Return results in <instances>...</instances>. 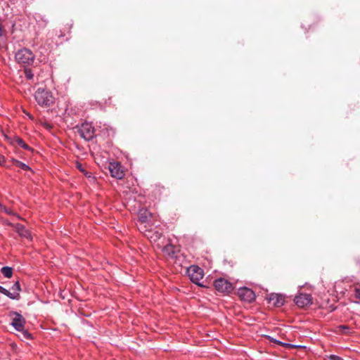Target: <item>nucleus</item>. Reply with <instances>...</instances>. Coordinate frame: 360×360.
I'll return each instance as SVG.
<instances>
[{
	"label": "nucleus",
	"mask_w": 360,
	"mask_h": 360,
	"mask_svg": "<svg viewBox=\"0 0 360 360\" xmlns=\"http://www.w3.org/2000/svg\"><path fill=\"white\" fill-rule=\"evenodd\" d=\"M269 302L275 307H281L284 304L285 299L282 295L271 293L269 296Z\"/></svg>",
	"instance_id": "11"
},
{
	"label": "nucleus",
	"mask_w": 360,
	"mask_h": 360,
	"mask_svg": "<svg viewBox=\"0 0 360 360\" xmlns=\"http://www.w3.org/2000/svg\"><path fill=\"white\" fill-rule=\"evenodd\" d=\"M143 233L151 242H156L162 236V233L158 231H152L146 229Z\"/></svg>",
	"instance_id": "12"
},
{
	"label": "nucleus",
	"mask_w": 360,
	"mask_h": 360,
	"mask_svg": "<svg viewBox=\"0 0 360 360\" xmlns=\"http://www.w3.org/2000/svg\"><path fill=\"white\" fill-rule=\"evenodd\" d=\"M0 292L3 293L4 295L8 296L12 300H18L20 297V294L18 292H10L8 290L3 288L2 291Z\"/></svg>",
	"instance_id": "16"
},
{
	"label": "nucleus",
	"mask_w": 360,
	"mask_h": 360,
	"mask_svg": "<svg viewBox=\"0 0 360 360\" xmlns=\"http://www.w3.org/2000/svg\"><path fill=\"white\" fill-rule=\"evenodd\" d=\"M108 167L111 176L113 178H115L117 180H121L124 177V170L122 169V166L120 162H110Z\"/></svg>",
	"instance_id": "7"
},
{
	"label": "nucleus",
	"mask_w": 360,
	"mask_h": 360,
	"mask_svg": "<svg viewBox=\"0 0 360 360\" xmlns=\"http://www.w3.org/2000/svg\"><path fill=\"white\" fill-rule=\"evenodd\" d=\"M139 221L141 224H144L148 221V219L150 218L151 214L147 210H141L139 212Z\"/></svg>",
	"instance_id": "14"
},
{
	"label": "nucleus",
	"mask_w": 360,
	"mask_h": 360,
	"mask_svg": "<svg viewBox=\"0 0 360 360\" xmlns=\"http://www.w3.org/2000/svg\"><path fill=\"white\" fill-rule=\"evenodd\" d=\"M0 207H1V208H4V210H5V211H6V212H7V210H6V207H4V206H3V205H0Z\"/></svg>",
	"instance_id": "27"
},
{
	"label": "nucleus",
	"mask_w": 360,
	"mask_h": 360,
	"mask_svg": "<svg viewBox=\"0 0 360 360\" xmlns=\"http://www.w3.org/2000/svg\"><path fill=\"white\" fill-rule=\"evenodd\" d=\"M5 139L11 144L15 145L17 144L20 147L27 150H32V149L22 139L18 136H14L13 138L9 137L7 135H4Z\"/></svg>",
	"instance_id": "10"
},
{
	"label": "nucleus",
	"mask_w": 360,
	"mask_h": 360,
	"mask_svg": "<svg viewBox=\"0 0 360 360\" xmlns=\"http://www.w3.org/2000/svg\"><path fill=\"white\" fill-rule=\"evenodd\" d=\"M355 297L360 300V285H357L354 288Z\"/></svg>",
	"instance_id": "24"
},
{
	"label": "nucleus",
	"mask_w": 360,
	"mask_h": 360,
	"mask_svg": "<svg viewBox=\"0 0 360 360\" xmlns=\"http://www.w3.org/2000/svg\"><path fill=\"white\" fill-rule=\"evenodd\" d=\"M187 274L193 283L202 286L199 283L204 276L203 270L201 268L196 265H191L187 269Z\"/></svg>",
	"instance_id": "4"
},
{
	"label": "nucleus",
	"mask_w": 360,
	"mask_h": 360,
	"mask_svg": "<svg viewBox=\"0 0 360 360\" xmlns=\"http://www.w3.org/2000/svg\"><path fill=\"white\" fill-rule=\"evenodd\" d=\"M76 167L77 168L82 172L84 174V175L87 177V178H90L91 177V172H87L84 167L83 166L82 164L79 163V162H77L76 163Z\"/></svg>",
	"instance_id": "19"
},
{
	"label": "nucleus",
	"mask_w": 360,
	"mask_h": 360,
	"mask_svg": "<svg viewBox=\"0 0 360 360\" xmlns=\"http://www.w3.org/2000/svg\"><path fill=\"white\" fill-rule=\"evenodd\" d=\"M214 286L217 291L221 292H230L233 289L232 283L222 278L214 281Z\"/></svg>",
	"instance_id": "6"
},
{
	"label": "nucleus",
	"mask_w": 360,
	"mask_h": 360,
	"mask_svg": "<svg viewBox=\"0 0 360 360\" xmlns=\"http://www.w3.org/2000/svg\"><path fill=\"white\" fill-rule=\"evenodd\" d=\"M15 317L12 320L11 325L15 329L22 333V338L29 340L32 338V335L25 329V320L22 316L17 312H12Z\"/></svg>",
	"instance_id": "3"
},
{
	"label": "nucleus",
	"mask_w": 360,
	"mask_h": 360,
	"mask_svg": "<svg viewBox=\"0 0 360 360\" xmlns=\"http://www.w3.org/2000/svg\"><path fill=\"white\" fill-rule=\"evenodd\" d=\"M15 58L18 63L25 67L34 63L35 56L29 49L23 48L16 52Z\"/></svg>",
	"instance_id": "1"
},
{
	"label": "nucleus",
	"mask_w": 360,
	"mask_h": 360,
	"mask_svg": "<svg viewBox=\"0 0 360 360\" xmlns=\"http://www.w3.org/2000/svg\"><path fill=\"white\" fill-rule=\"evenodd\" d=\"M3 287L0 285V292L2 291Z\"/></svg>",
	"instance_id": "28"
},
{
	"label": "nucleus",
	"mask_w": 360,
	"mask_h": 360,
	"mask_svg": "<svg viewBox=\"0 0 360 360\" xmlns=\"http://www.w3.org/2000/svg\"><path fill=\"white\" fill-rule=\"evenodd\" d=\"M0 165H4L8 167L9 165L6 164L5 158L4 155L0 154Z\"/></svg>",
	"instance_id": "25"
},
{
	"label": "nucleus",
	"mask_w": 360,
	"mask_h": 360,
	"mask_svg": "<svg viewBox=\"0 0 360 360\" xmlns=\"http://www.w3.org/2000/svg\"><path fill=\"white\" fill-rule=\"evenodd\" d=\"M267 339L270 341V342H275L279 345H282L284 347H286V348H293L295 347L294 345H291V344H289V343H283L279 340H277L276 339H274V338L271 337V336H267Z\"/></svg>",
	"instance_id": "17"
},
{
	"label": "nucleus",
	"mask_w": 360,
	"mask_h": 360,
	"mask_svg": "<svg viewBox=\"0 0 360 360\" xmlns=\"http://www.w3.org/2000/svg\"><path fill=\"white\" fill-rule=\"evenodd\" d=\"M78 132L86 141H90L94 137V128L89 122L83 123L79 128Z\"/></svg>",
	"instance_id": "5"
},
{
	"label": "nucleus",
	"mask_w": 360,
	"mask_h": 360,
	"mask_svg": "<svg viewBox=\"0 0 360 360\" xmlns=\"http://www.w3.org/2000/svg\"><path fill=\"white\" fill-rule=\"evenodd\" d=\"M238 297L243 301L252 302L255 300V292L248 288H241L238 291Z\"/></svg>",
	"instance_id": "8"
},
{
	"label": "nucleus",
	"mask_w": 360,
	"mask_h": 360,
	"mask_svg": "<svg viewBox=\"0 0 360 360\" xmlns=\"http://www.w3.org/2000/svg\"><path fill=\"white\" fill-rule=\"evenodd\" d=\"M24 74L26 79L29 80H32L34 78V73L30 68H25Z\"/></svg>",
	"instance_id": "20"
},
{
	"label": "nucleus",
	"mask_w": 360,
	"mask_h": 360,
	"mask_svg": "<svg viewBox=\"0 0 360 360\" xmlns=\"http://www.w3.org/2000/svg\"><path fill=\"white\" fill-rule=\"evenodd\" d=\"M338 328H339L340 331L343 334L349 333V328L347 326L341 325V326H338Z\"/></svg>",
	"instance_id": "22"
},
{
	"label": "nucleus",
	"mask_w": 360,
	"mask_h": 360,
	"mask_svg": "<svg viewBox=\"0 0 360 360\" xmlns=\"http://www.w3.org/2000/svg\"><path fill=\"white\" fill-rule=\"evenodd\" d=\"M37 103L41 106H50L53 103L52 93L44 89H38L34 94Z\"/></svg>",
	"instance_id": "2"
},
{
	"label": "nucleus",
	"mask_w": 360,
	"mask_h": 360,
	"mask_svg": "<svg viewBox=\"0 0 360 360\" xmlns=\"http://www.w3.org/2000/svg\"><path fill=\"white\" fill-rule=\"evenodd\" d=\"M1 271L6 278H10L12 277L13 269L11 267L4 266L1 268Z\"/></svg>",
	"instance_id": "18"
},
{
	"label": "nucleus",
	"mask_w": 360,
	"mask_h": 360,
	"mask_svg": "<svg viewBox=\"0 0 360 360\" xmlns=\"http://www.w3.org/2000/svg\"><path fill=\"white\" fill-rule=\"evenodd\" d=\"M163 252L168 255H172L174 253V248L172 245H166L163 248Z\"/></svg>",
	"instance_id": "21"
},
{
	"label": "nucleus",
	"mask_w": 360,
	"mask_h": 360,
	"mask_svg": "<svg viewBox=\"0 0 360 360\" xmlns=\"http://www.w3.org/2000/svg\"><path fill=\"white\" fill-rule=\"evenodd\" d=\"M330 359L332 360H343L341 357H340L338 356H335V355L330 356Z\"/></svg>",
	"instance_id": "26"
},
{
	"label": "nucleus",
	"mask_w": 360,
	"mask_h": 360,
	"mask_svg": "<svg viewBox=\"0 0 360 360\" xmlns=\"http://www.w3.org/2000/svg\"><path fill=\"white\" fill-rule=\"evenodd\" d=\"M294 302L299 307H304L311 304V297L308 294H300L295 297Z\"/></svg>",
	"instance_id": "9"
},
{
	"label": "nucleus",
	"mask_w": 360,
	"mask_h": 360,
	"mask_svg": "<svg viewBox=\"0 0 360 360\" xmlns=\"http://www.w3.org/2000/svg\"><path fill=\"white\" fill-rule=\"evenodd\" d=\"M12 165L17 168L23 169V170H27L30 169L28 165H27L26 164H25L18 160H15V159L12 160Z\"/></svg>",
	"instance_id": "15"
},
{
	"label": "nucleus",
	"mask_w": 360,
	"mask_h": 360,
	"mask_svg": "<svg viewBox=\"0 0 360 360\" xmlns=\"http://www.w3.org/2000/svg\"><path fill=\"white\" fill-rule=\"evenodd\" d=\"M15 231L19 234L20 236L27 238L31 239V233L30 232L25 229V227L21 224H17L15 226Z\"/></svg>",
	"instance_id": "13"
},
{
	"label": "nucleus",
	"mask_w": 360,
	"mask_h": 360,
	"mask_svg": "<svg viewBox=\"0 0 360 360\" xmlns=\"http://www.w3.org/2000/svg\"><path fill=\"white\" fill-rule=\"evenodd\" d=\"M12 290H13V292H18L21 290L20 285L18 281L15 282L14 285L12 287Z\"/></svg>",
	"instance_id": "23"
}]
</instances>
